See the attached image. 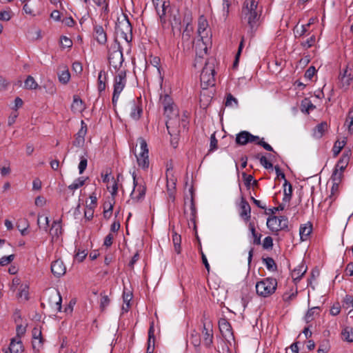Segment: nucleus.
Masks as SVG:
<instances>
[{
  "mask_svg": "<svg viewBox=\"0 0 353 353\" xmlns=\"http://www.w3.org/2000/svg\"><path fill=\"white\" fill-rule=\"evenodd\" d=\"M242 176L244 179L245 185L248 189L250 188L252 182L253 185H257V181L253 179L254 178L252 175L247 174L245 172H243Z\"/></svg>",
  "mask_w": 353,
  "mask_h": 353,
  "instance_id": "obj_45",
  "label": "nucleus"
},
{
  "mask_svg": "<svg viewBox=\"0 0 353 353\" xmlns=\"http://www.w3.org/2000/svg\"><path fill=\"white\" fill-rule=\"evenodd\" d=\"M203 336V343L206 348H210L213 344L214 334L213 325L212 323L204 324L201 330Z\"/></svg>",
  "mask_w": 353,
  "mask_h": 353,
  "instance_id": "obj_12",
  "label": "nucleus"
},
{
  "mask_svg": "<svg viewBox=\"0 0 353 353\" xmlns=\"http://www.w3.org/2000/svg\"><path fill=\"white\" fill-rule=\"evenodd\" d=\"M85 154V156H81L80 157V162L78 166L79 174H81L83 173L88 165V155L86 152Z\"/></svg>",
  "mask_w": 353,
  "mask_h": 353,
  "instance_id": "obj_44",
  "label": "nucleus"
},
{
  "mask_svg": "<svg viewBox=\"0 0 353 353\" xmlns=\"http://www.w3.org/2000/svg\"><path fill=\"white\" fill-rule=\"evenodd\" d=\"M140 144L141 152L139 154L136 152H133L136 158L138 165L143 170H146L149 168V150L146 141L143 137H139L137 139Z\"/></svg>",
  "mask_w": 353,
  "mask_h": 353,
  "instance_id": "obj_5",
  "label": "nucleus"
},
{
  "mask_svg": "<svg viewBox=\"0 0 353 353\" xmlns=\"http://www.w3.org/2000/svg\"><path fill=\"white\" fill-rule=\"evenodd\" d=\"M307 266L302 262L298 267L294 269L292 276L295 282L299 281L307 272Z\"/></svg>",
  "mask_w": 353,
  "mask_h": 353,
  "instance_id": "obj_24",
  "label": "nucleus"
},
{
  "mask_svg": "<svg viewBox=\"0 0 353 353\" xmlns=\"http://www.w3.org/2000/svg\"><path fill=\"white\" fill-rule=\"evenodd\" d=\"M169 12H170L169 21L174 34L176 32L180 33L183 19L179 10L176 8H172L169 10Z\"/></svg>",
  "mask_w": 353,
  "mask_h": 353,
  "instance_id": "obj_11",
  "label": "nucleus"
},
{
  "mask_svg": "<svg viewBox=\"0 0 353 353\" xmlns=\"http://www.w3.org/2000/svg\"><path fill=\"white\" fill-rule=\"evenodd\" d=\"M116 30L121 34V37L128 43L131 42L132 39V27L126 15H123L121 19H118Z\"/></svg>",
  "mask_w": 353,
  "mask_h": 353,
  "instance_id": "obj_6",
  "label": "nucleus"
},
{
  "mask_svg": "<svg viewBox=\"0 0 353 353\" xmlns=\"http://www.w3.org/2000/svg\"><path fill=\"white\" fill-rule=\"evenodd\" d=\"M316 70L314 66H310L305 72V78L311 80L315 74Z\"/></svg>",
  "mask_w": 353,
  "mask_h": 353,
  "instance_id": "obj_63",
  "label": "nucleus"
},
{
  "mask_svg": "<svg viewBox=\"0 0 353 353\" xmlns=\"http://www.w3.org/2000/svg\"><path fill=\"white\" fill-rule=\"evenodd\" d=\"M341 86L347 90L353 80V66L347 65L339 75Z\"/></svg>",
  "mask_w": 353,
  "mask_h": 353,
  "instance_id": "obj_13",
  "label": "nucleus"
},
{
  "mask_svg": "<svg viewBox=\"0 0 353 353\" xmlns=\"http://www.w3.org/2000/svg\"><path fill=\"white\" fill-rule=\"evenodd\" d=\"M327 123L326 121H322L314 128L312 133L313 137L316 139H321L327 130Z\"/></svg>",
  "mask_w": 353,
  "mask_h": 353,
  "instance_id": "obj_28",
  "label": "nucleus"
},
{
  "mask_svg": "<svg viewBox=\"0 0 353 353\" xmlns=\"http://www.w3.org/2000/svg\"><path fill=\"white\" fill-rule=\"evenodd\" d=\"M256 294L261 297H268L273 294L277 288V281L272 277H268L256 283Z\"/></svg>",
  "mask_w": 353,
  "mask_h": 353,
  "instance_id": "obj_4",
  "label": "nucleus"
},
{
  "mask_svg": "<svg viewBox=\"0 0 353 353\" xmlns=\"http://www.w3.org/2000/svg\"><path fill=\"white\" fill-rule=\"evenodd\" d=\"M319 307H313L309 309L305 314V319L307 323L312 321L315 315H319L320 312Z\"/></svg>",
  "mask_w": 353,
  "mask_h": 353,
  "instance_id": "obj_35",
  "label": "nucleus"
},
{
  "mask_svg": "<svg viewBox=\"0 0 353 353\" xmlns=\"http://www.w3.org/2000/svg\"><path fill=\"white\" fill-rule=\"evenodd\" d=\"M22 222H23V223H24L22 228H21L19 222L17 223V227L19 229V230L20 231L21 235L26 236L28 234V228L29 227V223H28V221L26 219L22 220Z\"/></svg>",
  "mask_w": 353,
  "mask_h": 353,
  "instance_id": "obj_52",
  "label": "nucleus"
},
{
  "mask_svg": "<svg viewBox=\"0 0 353 353\" xmlns=\"http://www.w3.org/2000/svg\"><path fill=\"white\" fill-rule=\"evenodd\" d=\"M126 83V73L124 70H121L115 76L114 79V92L112 96V104L116 105L121 92L123 91Z\"/></svg>",
  "mask_w": 353,
  "mask_h": 353,
  "instance_id": "obj_10",
  "label": "nucleus"
},
{
  "mask_svg": "<svg viewBox=\"0 0 353 353\" xmlns=\"http://www.w3.org/2000/svg\"><path fill=\"white\" fill-rule=\"evenodd\" d=\"M51 272L54 276L60 278L65 274L66 267L61 260L57 259L52 263Z\"/></svg>",
  "mask_w": 353,
  "mask_h": 353,
  "instance_id": "obj_17",
  "label": "nucleus"
},
{
  "mask_svg": "<svg viewBox=\"0 0 353 353\" xmlns=\"http://www.w3.org/2000/svg\"><path fill=\"white\" fill-rule=\"evenodd\" d=\"M240 216L245 220L248 221L250 219L251 208L248 202L242 196L240 203Z\"/></svg>",
  "mask_w": 353,
  "mask_h": 353,
  "instance_id": "obj_23",
  "label": "nucleus"
},
{
  "mask_svg": "<svg viewBox=\"0 0 353 353\" xmlns=\"http://www.w3.org/2000/svg\"><path fill=\"white\" fill-rule=\"evenodd\" d=\"M192 21V14L190 12H185L183 16V24L185 26L183 32V38L189 39L193 31V27L191 25Z\"/></svg>",
  "mask_w": 353,
  "mask_h": 353,
  "instance_id": "obj_16",
  "label": "nucleus"
},
{
  "mask_svg": "<svg viewBox=\"0 0 353 353\" xmlns=\"http://www.w3.org/2000/svg\"><path fill=\"white\" fill-rule=\"evenodd\" d=\"M249 229H250V230L252 233V236L254 239L253 243L254 245H261V238L262 235L261 234H259L256 232L254 223H249Z\"/></svg>",
  "mask_w": 353,
  "mask_h": 353,
  "instance_id": "obj_33",
  "label": "nucleus"
},
{
  "mask_svg": "<svg viewBox=\"0 0 353 353\" xmlns=\"http://www.w3.org/2000/svg\"><path fill=\"white\" fill-rule=\"evenodd\" d=\"M72 110H84L85 108V105L78 95H74L73 96V101L71 105Z\"/></svg>",
  "mask_w": 353,
  "mask_h": 353,
  "instance_id": "obj_32",
  "label": "nucleus"
},
{
  "mask_svg": "<svg viewBox=\"0 0 353 353\" xmlns=\"http://www.w3.org/2000/svg\"><path fill=\"white\" fill-rule=\"evenodd\" d=\"M190 341L195 347L196 351H199L201 341L200 334L197 331L193 330L190 336Z\"/></svg>",
  "mask_w": 353,
  "mask_h": 353,
  "instance_id": "obj_31",
  "label": "nucleus"
},
{
  "mask_svg": "<svg viewBox=\"0 0 353 353\" xmlns=\"http://www.w3.org/2000/svg\"><path fill=\"white\" fill-rule=\"evenodd\" d=\"M172 168H167L166 170V178H167V191L170 195V197L174 198V193L175 190V186H176V179H174V176L172 175Z\"/></svg>",
  "mask_w": 353,
  "mask_h": 353,
  "instance_id": "obj_20",
  "label": "nucleus"
},
{
  "mask_svg": "<svg viewBox=\"0 0 353 353\" xmlns=\"http://www.w3.org/2000/svg\"><path fill=\"white\" fill-rule=\"evenodd\" d=\"M259 140V137L254 136L248 131H241L236 134V143L239 145H244L248 143L256 142Z\"/></svg>",
  "mask_w": 353,
  "mask_h": 353,
  "instance_id": "obj_14",
  "label": "nucleus"
},
{
  "mask_svg": "<svg viewBox=\"0 0 353 353\" xmlns=\"http://www.w3.org/2000/svg\"><path fill=\"white\" fill-rule=\"evenodd\" d=\"M37 85V82L31 76H28L25 81V87L28 89H36Z\"/></svg>",
  "mask_w": 353,
  "mask_h": 353,
  "instance_id": "obj_49",
  "label": "nucleus"
},
{
  "mask_svg": "<svg viewBox=\"0 0 353 353\" xmlns=\"http://www.w3.org/2000/svg\"><path fill=\"white\" fill-rule=\"evenodd\" d=\"M60 45L62 48H70L72 46V41L67 37L62 36L60 38Z\"/></svg>",
  "mask_w": 353,
  "mask_h": 353,
  "instance_id": "obj_50",
  "label": "nucleus"
},
{
  "mask_svg": "<svg viewBox=\"0 0 353 353\" xmlns=\"http://www.w3.org/2000/svg\"><path fill=\"white\" fill-rule=\"evenodd\" d=\"M312 232V225L308 222L301 225L299 229L300 238L302 241H306Z\"/></svg>",
  "mask_w": 353,
  "mask_h": 353,
  "instance_id": "obj_26",
  "label": "nucleus"
},
{
  "mask_svg": "<svg viewBox=\"0 0 353 353\" xmlns=\"http://www.w3.org/2000/svg\"><path fill=\"white\" fill-rule=\"evenodd\" d=\"M261 8L259 6V0H245L241 10V20L249 27L248 33L251 37L260 26Z\"/></svg>",
  "mask_w": 353,
  "mask_h": 353,
  "instance_id": "obj_1",
  "label": "nucleus"
},
{
  "mask_svg": "<svg viewBox=\"0 0 353 353\" xmlns=\"http://www.w3.org/2000/svg\"><path fill=\"white\" fill-rule=\"evenodd\" d=\"M313 22H314V19H310L309 20V22L307 24L301 26V30L300 32H299V30H296L297 33L299 34V36L301 37V36L304 35L307 32V28L310 26L311 24L313 23Z\"/></svg>",
  "mask_w": 353,
  "mask_h": 353,
  "instance_id": "obj_61",
  "label": "nucleus"
},
{
  "mask_svg": "<svg viewBox=\"0 0 353 353\" xmlns=\"http://www.w3.org/2000/svg\"><path fill=\"white\" fill-rule=\"evenodd\" d=\"M197 33L201 39V43H198L196 47V57L195 59L194 67L201 62L203 54H207L208 47L206 42L210 40V28L205 17L200 16L198 19Z\"/></svg>",
  "mask_w": 353,
  "mask_h": 353,
  "instance_id": "obj_2",
  "label": "nucleus"
},
{
  "mask_svg": "<svg viewBox=\"0 0 353 353\" xmlns=\"http://www.w3.org/2000/svg\"><path fill=\"white\" fill-rule=\"evenodd\" d=\"M24 350L21 339H12L10 343V353H22Z\"/></svg>",
  "mask_w": 353,
  "mask_h": 353,
  "instance_id": "obj_25",
  "label": "nucleus"
},
{
  "mask_svg": "<svg viewBox=\"0 0 353 353\" xmlns=\"http://www.w3.org/2000/svg\"><path fill=\"white\" fill-rule=\"evenodd\" d=\"M86 179L87 178H84L83 176L77 178L72 184L68 186V189L74 190L82 187L85 184Z\"/></svg>",
  "mask_w": 353,
  "mask_h": 353,
  "instance_id": "obj_40",
  "label": "nucleus"
},
{
  "mask_svg": "<svg viewBox=\"0 0 353 353\" xmlns=\"http://www.w3.org/2000/svg\"><path fill=\"white\" fill-rule=\"evenodd\" d=\"M330 350L328 341H323L319 347L318 353H327Z\"/></svg>",
  "mask_w": 353,
  "mask_h": 353,
  "instance_id": "obj_62",
  "label": "nucleus"
},
{
  "mask_svg": "<svg viewBox=\"0 0 353 353\" xmlns=\"http://www.w3.org/2000/svg\"><path fill=\"white\" fill-rule=\"evenodd\" d=\"M343 176L342 171H339L338 167L336 165L334 170L331 176L332 182H336L340 183Z\"/></svg>",
  "mask_w": 353,
  "mask_h": 353,
  "instance_id": "obj_46",
  "label": "nucleus"
},
{
  "mask_svg": "<svg viewBox=\"0 0 353 353\" xmlns=\"http://www.w3.org/2000/svg\"><path fill=\"white\" fill-rule=\"evenodd\" d=\"M225 105L232 108H238L237 99L230 93L228 94L225 101Z\"/></svg>",
  "mask_w": 353,
  "mask_h": 353,
  "instance_id": "obj_36",
  "label": "nucleus"
},
{
  "mask_svg": "<svg viewBox=\"0 0 353 353\" xmlns=\"http://www.w3.org/2000/svg\"><path fill=\"white\" fill-rule=\"evenodd\" d=\"M283 192L284 196L283 198V202H290L292 195V186L291 183L287 180L285 179L283 184Z\"/></svg>",
  "mask_w": 353,
  "mask_h": 353,
  "instance_id": "obj_30",
  "label": "nucleus"
},
{
  "mask_svg": "<svg viewBox=\"0 0 353 353\" xmlns=\"http://www.w3.org/2000/svg\"><path fill=\"white\" fill-rule=\"evenodd\" d=\"M215 59L210 58L205 63L203 68L201 75V86L203 90L208 89L209 87H212L215 85Z\"/></svg>",
  "mask_w": 353,
  "mask_h": 353,
  "instance_id": "obj_3",
  "label": "nucleus"
},
{
  "mask_svg": "<svg viewBox=\"0 0 353 353\" xmlns=\"http://www.w3.org/2000/svg\"><path fill=\"white\" fill-rule=\"evenodd\" d=\"M263 248L265 250L272 249L273 247V239L271 236H266L263 242Z\"/></svg>",
  "mask_w": 353,
  "mask_h": 353,
  "instance_id": "obj_55",
  "label": "nucleus"
},
{
  "mask_svg": "<svg viewBox=\"0 0 353 353\" xmlns=\"http://www.w3.org/2000/svg\"><path fill=\"white\" fill-rule=\"evenodd\" d=\"M219 327L225 339L228 340L234 339L232 326L225 319H221L219 321Z\"/></svg>",
  "mask_w": 353,
  "mask_h": 353,
  "instance_id": "obj_15",
  "label": "nucleus"
},
{
  "mask_svg": "<svg viewBox=\"0 0 353 353\" xmlns=\"http://www.w3.org/2000/svg\"><path fill=\"white\" fill-rule=\"evenodd\" d=\"M63 230L61 225V219L54 221L52 223L50 234L52 236V241L59 238L63 234Z\"/></svg>",
  "mask_w": 353,
  "mask_h": 353,
  "instance_id": "obj_21",
  "label": "nucleus"
},
{
  "mask_svg": "<svg viewBox=\"0 0 353 353\" xmlns=\"http://www.w3.org/2000/svg\"><path fill=\"white\" fill-rule=\"evenodd\" d=\"M256 159H259L260 163L265 168V169H272L273 168V165L270 163L266 157L261 156L259 157V154H257L256 157Z\"/></svg>",
  "mask_w": 353,
  "mask_h": 353,
  "instance_id": "obj_48",
  "label": "nucleus"
},
{
  "mask_svg": "<svg viewBox=\"0 0 353 353\" xmlns=\"http://www.w3.org/2000/svg\"><path fill=\"white\" fill-rule=\"evenodd\" d=\"M159 108L163 110H173L176 108L173 99L168 94L161 95L159 99Z\"/></svg>",
  "mask_w": 353,
  "mask_h": 353,
  "instance_id": "obj_18",
  "label": "nucleus"
},
{
  "mask_svg": "<svg viewBox=\"0 0 353 353\" xmlns=\"http://www.w3.org/2000/svg\"><path fill=\"white\" fill-rule=\"evenodd\" d=\"M339 183L336 182H332V186L331 188V193L329 196V199L330 200V203H332L336 200L338 194H339Z\"/></svg>",
  "mask_w": 353,
  "mask_h": 353,
  "instance_id": "obj_41",
  "label": "nucleus"
},
{
  "mask_svg": "<svg viewBox=\"0 0 353 353\" xmlns=\"http://www.w3.org/2000/svg\"><path fill=\"white\" fill-rule=\"evenodd\" d=\"M316 108L309 98H305L301 101V110H310Z\"/></svg>",
  "mask_w": 353,
  "mask_h": 353,
  "instance_id": "obj_43",
  "label": "nucleus"
},
{
  "mask_svg": "<svg viewBox=\"0 0 353 353\" xmlns=\"http://www.w3.org/2000/svg\"><path fill=\"white\" fill-rule=\"evenodd\" d=\"M110 300L107 295L102 296L100 301V307L101 310H104L110 304Z\"/></svg>",
  "mask_w": 353,
  "mask_h": 353,
  "instance_id": "obj_64",
  "label": "nucleus"
},
{
  "mask_svg": "<svg viewBox=\"0 0 353 353\" xmlns=\"http://www.w3.org/2000/svg\"><path fill=\"white\" fill-rule=\"evenodd\" d=\"M190 214L189 219L190 221H192L194 224V228H196V209L194 201V194H193V188H190Z\"/></svg>",
  "mask_w": 353,
  "mask_h": 353,
  "instance_id": "obj_27",
  "label": "nucleus"
},
{
  "mask_svg": "<svg viewBox=\"0 0 353 353\" xmlns=\"http://www.w3.org/2000/svg\"><path fill=\"white\" fill-rule=\"evenodd\" d=\"M153 5L157 10L158 15L159 16L161 22L162 23H165V15L166 14L167 10L170 7V2L168 0V3H165V6H163L160 3V0H152Z\"/></svg>",
  "mask_w": 353,
  "mask_h": 353,
  "instance_id": "obj_19",
  "label": "nucleus"
},
{
  "mask_svg": "<svg viewBox=\"0 0 353 353\" xmlns=\"http://www.w3.org/2000/svg\"><path fill=\"white\" fill-rule=\"evenodd\" d=\"M345 341L347 342H353V327H346L341 333Z\"/></svg>",
  "mask_w": 353,
  "mask_h": 353,
  "instance_id": "obj_39",
  "label": "nucleus"
},
{
  "mask_svg": "<svg viewBox=\"0 0 353 353\" xmlns=\"http://www.w3.org/2000/svg\"><path fill=\"white\" fill-rule=\"evenodd\" d=\"M106 76L105 73L101 71L98 76V90L101 92L105 89Z\"/></svg>",
  "mask_w": 353,
  "mask_h": 353,
  "instance_id": "obj_37",
  "label": "nucleus"
},
{
  "mask_svg": "<svg viewBox=\"0 0 353 353\" xmlns=\"http://www.w3.org/2000/svg\"><path fill=\"white\" fill-rule=\"evenodd\" d=\"M112 185L107 184V188L110 190L112 196H115L118 192V185L114 177L112 178Z\"/></svg>",
  "mask_w": 353,
  "mask_h": 353,
  "instance_id": "obj_51",
  "label": "nucleus"
},
{
  "mask_svg": "<svg viewBox=\"0 0 353 353\" xmlns=\"http://www.w3.org/2000/svg\"><path fill=\"white\" fill-rule=\"evenodd\" d=\"M267 227L272 232L289 231L288 219L285 216H270L267 220Z\"/></svg>",
  "mask_w": 353,
  "mask_h": 353,
  "instance_id": "obj_8",
  "label": "nucleus"
},
{
  "mask_svg": "<svg viewBox=\"0 0 353 353\" xmlns=\"http://www.w3.org/2000/svg\"><path fill=\"white\" fill-rule=\"evenodd\" d=\"M26 331V327L22 325L21 323L17 324L16 327V339H21V336H23Z\"/></svg>",
  "mask_w": 353,
  "mask_h": 353,
  "instance_id": "obj_53",
  "label": "nucleus"
},
{
  "mask_svg": "<svg viewBox=\"0 0 353 353\" xmlns=\"http://www.w3.org/2000/svg\"><path fill=\"white\" fill-rule=\"evenodd\" d=\"M132 179L133 190L130 194V198L135 202H140L145 198L147 189L146 185L143 180H141V182H139L138 179H137L135 172H133L132 173Z\"/></svg>",
  "mask_w": 353,
  "mask_h": 353,
  "instance_id": "obj_7",
  "label": "nucleus"
},
{
  "mask_svg": "<svg viewBox=\"0 0 353 353\" xmlns=\"http://www.w3.org/2000/svg\"><path fill=\"white\" fill-rule=\"evenodd\" d=\"M315 40H316L315 36L312 35L310 38H308L306 41L302 42L301 46L304 48L307 49V48L312 47V46H314V44L315 43Z\"/></svg>",
  "mask_w": 353,
  "mask_h": 353,
  "instance_id": "obj_58",
  "label": "nucleus"
},
{
  "mask_svg": "<svg viewBox=\"0 0 353 353\" xmlns=\"http://www.w3.org/2000/svg\"><path fill=\"white\" fill-rule=\"evenodd\" d=\"M70 79V74L68 70H63L60 74H59V80L61 83L65 84L67 83Z\"/></svg>",
  "mask_w": 353,
  "mask_h": 353,
  "instance_id": "obj_47",
  "label": "nucleus"
},
{
  "mask_svg": "<svg viewBox=\"0 0 353 353\" xmlns=\"http://www.w3.org/2000/svg\"><path fill=\"white\" fill-rule=\"evenodd\" d=\"M218 148V141L216 139L215 134H212L210 137V145L209 152H212Z\"/></svg>",
  "mask_w": 353,
  "mask_h": 353,
  "instance_id": "obj_60",
  "label": "nucleus"
},
{
  "mask_svg": "<svg viewBox=\"0 0 353 353\" xmlns=\"http://www.w3.org/2000/svg\"><path fill=\"white\" fill-rule=\"evenodd\" d=\"M14 254H10L8 256H3L0 259V265L4 266L10 263L14 260Z\"/></svg>",
  "mask_w": 353,
  "mask_h": 353,
  "instance_id": "obj_56",
  "label": "nucleus"
},
{
  "mask_svg": "<svg viewBox=\"0 0 353 353\" xmlns=\"http://www.w3.org/2000/svg\"><path fill=\"white\" fill-rule=\"evenodd\" d=\"M94 37L100 44H105L107 41V35L101 26H95L94 28Z\"/></svg>",
  "mask_w": 353,
  "mask_h": 353,
  "instance_id": "obj_22",
  "label": "nucleus"
},
{
  "mask_svg": "<svg viewBox=\"0 0 353 353\" xmlns=\"http://www.w3.org/2000/svg\"><path fill=\"white\" fill-rule=\"evenodd\" d=\"M94 209V208H93V207H91L90 205H86V209L84 212L85 219L90 221L93 218Z\"/></svg>",
  "mask_w": 353,
  "mask_h": 353,
  "instance_id": "obj_59",
  "label": "nucleus"
},
{
  "mask_svg": "<svg viewBox=\"0 0 353 353\" xmlns=\"http://www.w3.org/2000/svg\"><path fill=\"white\" fill-rule=\"evenodd\" d=\"M255 143L257 145L262 146L265 150L276 153V152L274 151L273 148L270 144L263 141V138L261 139H259V140L256 141Z\"/></svg>",
  "mask_w": 353,
  "mask_h": 353,
  "instance_id": "obj_57",
  "label": "nucleus"
},
{
  "mask_svg": "<svg viewBox=\"0 0 353 353\" xmlns=\"http://www.w3.org/2000/svg\"><path fill=\"white\" fill-rule=\"evenodd\" d=\"M346 143L345 140L336 141L333 146L332 152L334 157L337 156Z\"/></svg>",
  "mask_w": 353,
  "mask_h": 353,
  "instance_id": "obj_42",
  "label": "nucleus"
},
{
  "mask_svg": "<svg viewBox=\"0 0 353 353\" xmlns=\"http://www.w3.org/2000/svg\"><path fill=\"white\" fill-rule=\"evenodd\" d=\"M108 60L110 65L114 69H118L121 66L123 58L119 43L115 41V43L112 45L109 51Z\"/></svg>",
  "mask_w": 353,
  "mask_h": 353,
  "instance_id": "obj_9",
  "label": "nucleus"
},
{
  "mask_svg": "<svg viewBox=\"0 0 353 353\" xmlns=\"http://www.w3.org/2000/svg\"><path fill=\"white\" fill-rule=\"evenodd\" d=\"M154 329L153 323L150 325L148 330V348L147 353H153L154 350Z\"/></svg>",
  "mask_w": 353,
  "mask_h": 353,
  "instance_id": "obj_29",
  "label": "nucleus"
},
{
  "mask_svg": "<svg viewBox=\"0 0 353 353\" xmlns=\"http://www.w3.org/2000/svg\"><path fill=\"white\" fill-rule=\"evenodd\" d=\"M32 341L44 340L41 328L34 327L32 330Z\"/></svg>",
  "mask_w": 353,
  "mask_h": 353,
  "instance_id": "obj_54",
  "label": "nucleus"
},
{
  "mask_svg": "<svg viewBox=\"0 0 353 353\" xmlns=\"http://www.w3.org/2000/svg\"><path fill=\"white\" fill-rule=\"evenodd\" d=\"M172 242L174 247V251L177 254H180L181 252V235L178 234L176 232H173L172 234Z\"/></svg>",
  "mask_w": 353,
  "mask_h": 353,
  "instance_id": "obj_34",
  "label": "nucleus"
},
{
  "mask_svg": "<svg viewBox=\"0 0 353 353\" xmlns=\"http://www.w3.org/2000/svg\"><path fill=\"white\" fill-rule=\"evenodd\" d=\"M263 263L265 265L267 269L270 271L275 272L277 270V265L274 260L271 257L263 258Z\"/></svg>",
  "mask_w": 353,
  "mask_h": 353,
  "instance_id": "obj_38",
  "label": "nucleus"
}]
</instances>
